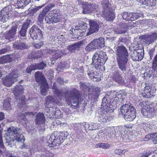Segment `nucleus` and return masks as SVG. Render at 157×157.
Returning <instances> with one entry per match:
<instances>
[{"instance_id":"f257e3e1","label":"nucleus","mask_w":157,"mask_h":157,"mask_svg":"<svg viewBox=\"0 0 157 157\" xmlns=\"http://www.w3.org/2000/svg\"><path fill=\"white\" fill-rule=\"evenodd\" d=\"M116 55L119 68L124 72L126 71L128 60L127 50L124 46H119L117 48Z\"/></svg>"},{"instance_id":"f03ea898","label":"nucleus","mask_w":157,"mask_h":157,"mask_svg":"<svg viewBox=\"0 0 157 157\" xmlns=\"http://www.w3.org/2000/svg\"><path fill=\"white\" fill-rule=\"evenodd\" d=\"M6 143L10 147L14 145V141L23 142L25 141V137L22 134L17 133V129L14 127H11L8 129L7 132L5 136Z\"/></svg>"},{"instance_id":"7ed1b4c3","label":"nucleus","mask_w":157,"mask_h":157,"mask_svg":"<svg viewBox=\"0 0 157 157\" xmlns=\"http://www.w3.org/2000/svg\"><path fill=\"white\" fill-rule=\"evenodd\" d=\"M109 103L108 100L104 97L102 100L101 106H102L101 109V111L99 116L98 117V120L100 123L108 122L110 121L112 117H109L107 115L109 112L110 107Z\"/></svg>"},{"instance_id":"20e7f679","label":"nucleus","mask_w":157,"mask_h":157,"mask_svg":"<svg viewBox=\"0 0 157 157\" xmlns=\"http://www.w3.org/2000/svg\"><path fill=\"white\" fill-rule=\"evenodd\" d=\"M120 110L124 115V118L126 121H132L136 117V109L133 106L130 104L129 102L122 105L120 108Z\"/></svg>"},{"instance_id":"39448f33","label":"nucleus","mask_w":157,"mask_h":157,"mask_svg":"<svg viewBox=\"0 0 157 157\" xmlns=\"http://www.w3.org/2000/svg\"><path fill=\"white\" fill-rule=\"evenodd\" d=\"M30 34L31 37L34 40L33 45L36 48H40L43 45L42 41L37 42V40H40L43 38V34L41 30L36 25H34L31 28Z\"/></svg>"},{"instance_id":"423d86ee","label":"nucleus","mask_w":157,"mask_h":157,"mask_svg":"<svg viewBox=\"0 0 157 157\" xmlns=\"http://www.w3.org/2000/svg\"><path fill=\"white\" fill-rule=\"evenodd\" d=\"M108 58L105 52L98 51L94 55L92 58V64L96 69H100L101 65L106 62Z\"/></svg>"},{"instance_id":"0eeeda50","label":"nucleus","mask_w":157,"mask_h":157,"mask_svg":"<svg viewBox=\"0 0 157 157\" xmlns=\"http://www.w3.org/2000/svg\"><path fill=\"white\" fill-rule=\"evenodd\" d=\"M103 10L102 12V16L107 21L113 20L114 14L112 10L110 8V5L109 2L105 0L102 3Z\"/></svg>"},{"instance_id":"6e6552de","label":"nucleus","mask_w":157,"mask_h":157,"mask_svg":"<svg viewBox=\"0 0 157 157\" xmlns=\"http://www.w3.org/2000/svg\"><path fill=\"white\" fill-rule=\"evenodd\" d=\"M18 77L17 71L13 70L8 76L2 78L3 84L7 87L10 86L12 84L17 81V78Z\"/></svg>"},{"instance_id":"1a4fd4ad","label":"nucleus","mask_w":157,"mask_h":157,"mask_svg":"<svg viewBox=\"0 0 157 157\" xmlns=\"http://www.w3.org/2000/svg\"><path fill=\"white\" fill-rule=\"evenodd\" d=\"M78 93L77 90L74 89L70 91H68L66 95L67 101H69L72 104H78L79 101Z\"/></svg>"},{"instance_id":"9d476101","label":"nucleus","mask_w":157,"mask_h":157,"mask_svg":"<svg viewBox=\"0 0 157 157\" xmlns=\"http://www.w3.org/2000/svg\"><path fill=\"white\" fill-rule=\"evenodd\" d=\"M82 13L87 14L96 11L98 6L96 4H89L87 2H85L82 4Z\"/></svg>"},{"instance_id":"9b49d317","label":"nucleus","mask_w":157,"mask_h":157,"mask_svg":"<svg viewBox=\"0 0 157 157\" xmlns=\"http://www.w3.org/2000/svg\"><path fill=\"white\" fill-rule=\"evenodd\" d=\"M60 21L59 16L54 11H51L48 16L46 17L45 18L46 23L48 24L57 23L59 22Z\"/></svg>"},{"instance_id":"f8f14e48","label":"nucleus","mask_w":157,"mask_h":157,"mask_svg":"<svg viewBox=\"0 0 157 157\" xmlns=\"http://www.w3.org/2000/svg\"><path fill=\"white\" fill-rule=\"evenodd\" d=\"M70 33L71 34H74L77 37H75V38H79V37L83 36L86 33V30L85 29H82V27L80 26H77L75 27V28L72 29L70 30Z\"/></svg>"},{"instance_id":"ddd939ff","label":"nucleus","mask_w":157,"mask_h":157,"mask_svg":"<svg viewBox=\"0 0 157 157\" xmlns=\"http://www.w3.org/2000/svg\"><path fill=\"white\" fill-rule=\"evenodd\" d=\"M143 110H141L143 115L146 117H150L153 116L154 113L155 109L152 105H148L144 107Z\"/></svg>"},{"instance_id":"4468645a","label":"nucleus","mask_w":157,"mask_h":157,"mask_svg":"<svg viewBox=\"0 0 157 157\" xmlns=\"http://www.w3.org/2000/svg\"><path fill=\"white\" fill-rule=\"evenodd\" d=\"M90 27L88 32L87 33L86 36H89L93 33L97 32L99 29L98 25L94 20H90L89 21Z\"/></svg>"},{"instance_id":"2eb2a0df","label":"nucleus","mask_w":157,"mask_h":157,"mask_svg":"<svg viewBox=\"0 0 157 157\" xmlns=\"http://www.w3.org/2000/svg\"><path fill=\"white\" fill-rule=\"evenodd\" d=\"M46 51L48 53L51 54L52 56V59L54 60L60 58L62 54H64L63 52L59 50L47 49L46 50Z\"/></svg>"},{"instance_id":"dca6fc26","label":"nucleus","mask_w":157,"mask_h":157,"mask_svg":"<svg viewBox=\"0 0 157 157\" xmlns=\"http://www.w3.org/2000/svg\"><path fill=\"white\" fill-rule=\"evenodd\" d=\"M44 114L43 113H39L36 115V123L37 124H41V127H39V128H40L43 130L45 129L44 127Z\"/></svg>"},{"instance_id":"f3484780","label":"nucleus","mask_w":157,"mask_h":157,"mask_svg":"<svg viewBox=\"0 0 157 157\" xmlns=\"http://www.w3.org/2000/svg\"><path fill=\"white\" fill-rule=\"evenodd\" d=\"M17 26L15 24H13L11 30L6 34V37L9 40L13 38L16 33Z\"/></svg>"},{"instance_id":"a211bd4d","label":"nucleus","mask_w":157,"mask_h":157,"mask_svg":"<svg viewBox=\"0 0 157 157\" xmlns=\"http://www.w3.org/2000/svg\"><path fill=\"white\" fill-rule=\"evenodd\" d=\"M144 91L142 93V95L144 97L150 98L154 95L153 90L151 91V87L148 85H146L144 87Z\"/></svg>"},{"instance_id":"6ab92c4d","label":"nucleus","mask_w":157,"mask_h":157,"mask_svg":"<svg viewBox=\"0 0 157 157\" xmlns=\"http://www.w3.org/2000/svg\"><path fill=\"white\" fill-rule=\"evenodd\" d=\"M128 26L125 23H122L115 29V31L117 34H121L125 33L126 31Z\"/></svg>"},{"instance_id":"aec40b11","label":"nucleus","mask_w":157,"mask_h":157,"mask_svg":"<svg viewBox=\"0 0 157 157\" xmlns=\"http://www.w3.org/2000/svg\"><path fill=\"white\" fill-rule=\"evenodd\" d=\"M157 38V34L154 33L146 37L145 42L147 44L149 45L154 42Z\"/></svg>"},{"instance_id":"412c9836","label":"nucleus","mask_w":157,"mask_h":157,"mask_svg":"<svg viewBox=\"0 0 157 157\" xmlns=\"http://www.w3.org/2000/svg\"><path fill=\"white\" fill-rule=\"evenodd\" d=\"M29 25V22L26 21L23 24L21 30L20 31L19 34L21 36L24 37L22 39L23 40L25 39V36L27 29Z\"/></svg>"},{"instance_id":"4be33fe9","label":"nucleus","mask_w":157,"mask_h":157,"mask_svg":"<svg viewBox=\"0 0 157 157\" xmlns=\"http://www.w3.org/2000/svg\"><path fill=\"white\" fill-rule=\"evenodd\" d=\"M48 9L47 8H45L43 9L42 11L40 12L38 18V21L37 22V25H39L40 23H41L42 22L43 19L44 18L45 15L48 12Z\"/></svg>"},{"instance_id":"5701e85b","label":"nucleus","mask_w":157,"mask_h":157,"mask_svg":"<svg viewBox=\"0 0 157 157\" xmlns=\"http://www.w3.org/2000/svg\"><path fill=\"white\" fill-rule=\"evenodd\" d=\"M56 138L54 139L52 145L50 146L53 147L58 146L63 142V139L62 136H57V135H56Z\"/></svg>"},{"instance_id":"b1692460","label":"nucleus","mask_w":157,"mask_h":157,"mask_svg":"<svg viewBox=\"0 0 157 157\" xmlns=\"http://www.w3.org/2000/svg\"><path fill=\"white\" fill-rule=\"evenodd\" d=\"M24 88L21 85L16 86L13 89V93L15 96H17L21 94L24 90Z\"/></svg>"},{"instance_id":"393cba45","label":"nucleus","mask_w":157,"mask_h":157,"mask_svg":"<svg viewBox=\"0 0 157 157\" xmlns=\"http://www.w3.org/2000/svg\"><path fill=\"white\" fill-rule=\"evenodd\" d=\"M94 40L97 46V49H100L104 47L105 42L104 38H100Z\"/></svg>"},{"instance_id":"a878e982","label":"nucleus","mask_w":157,"mask_h":157,"mask_svg":"<svg viewBox=\"0 0 157 157\" xmlns=\"http://www.w3.org/2000/svg\"><path fill=\"white\" fill-rule=\"evenodd\" d=\"M59 133L57 132H55L53 133L48 136L47 137V142L50 146L52 145L54 139L56 138V135L59 134Z\"/></svg>"},{"instance_id":"bb28decb","label":"nucleus","mask_w":157,"mask_h":157,"mask_svg":"<svg viewBox=\"0 0 157 157\" xmlns=\"http://www.w3.org/2000/svg\"><path fill=\"white\" fill-rule=\"evenodd\" d=\"M114 78L116 82L119 84H122L124 82L123 77L119 73L118 71H116L114 73Z\"/></svg>"},{"instance_id":"cd10ccee","label":"nucleus","mask_w":157,"mask_h":157,"mask_svg":"<svg viewBox=\"0 0 157 157\" xmlns=\"http://www.w3.org/2000/svg\"><path fill=\"white\" fill-rule=\"evenodd\" d=\"M13 47L16 49L26 48L27 46L23 42H21L20 40L15 42L13 44Z\"/></svg>"},{"instance_id":"c85d7f7f","label":"nucleus","mask_w":157,"mask_h":157,"mask_svg":"<svg viewBox=\"0 0 157 157\" xmlns=\"http://www.w3.org/2000/svg\"><path fill=\"white\" fill-rule=\"evenodd\" d=\"M144 128L146 132H151L155 128V126L152 123H147L144 124Z\"/></svg>"},{"instance_id":"c756f323","label":"nucleus","mask_w":157,"mask_h":157,"mask_svg":"<svg viewBox=\"0 0 157 157\" xmlns=\"http://www.w3.org/2000/svg\"><path fill=\"white\" fill-rule=\"evenodd\" d=\"M9 13L8 7H6L0 12V19H3V18L5 19L6 17H7V16L9 14Z\"/></svg>"},{"instance_id":"7c9ffc66","label":"nucleus","mask_w":157,"mask_h":157,"mask_svg":"<svg viewBox=\"0 0 157 157\" xmlns=\"http://www.w3.org/2000/svg\"><path fill=\"white\" fill-rule=\"evenodd\" d=\"M10 102V100L8 98H7L4 100L3 103V107L4 109L8 110L10 109L11 106Z\"/></svg>"},{"instance_id":"2f4dec72","label":"nucleus","mask_w":157,"mask_h":157,"mask_svg":"<svg viewBox=\"0 0 157 157\" xmlns=\"http://www.w3.org/2000/svg\"><path fill=\"white\" fill-rule=\"evenodd\" d=\"M44 75L40 71L36 72L35 74L36 81L38 82H41L44 79Z\"/></svg>"},{"instance_id":"473e14b6","label":"nucleus","mask_w":157,"mask_h":157,"mask_svg":"<svg viewBox=\"0 0 157 157\" xmlns=\"http://www.w3.org/2000/svg\"><path fill=\"white\" fill-rule=\"evenodd\" d=\"M123 19L127 21H131L132 13L124 12L121 15Z\"/></svg>"},{"instance_id":"72a5a7b5","label":"nucleus","mask_w":157,"mask_h":157,"mask_svg":"<svg viewBox=\"0 0 157 157\" xmlns=\"http://www.w3.org/2000/svg\"><path fill=\"white\" fill-rule=\"evenodd\" d=\"M12 59L9 56H3L0 59V62L1 63H7L11 61Z\"/></svg>"},{"instance_id":"f704fd0d","label":"nucleus","mask_w":157,"mask_h":157,"mask_svg":"<svg viewBox=\"0 0 157 157\" xmlns=\"http://www.w3.org/2000/svg\"><path fill=\"white\" fill-rule=\"evenodd\" d=\"M87 74L89 77V78L95 81H99L100 79L99 78L96 77L94 75V73L90 72V71L88 72Z\"/></svg>"},{"instance_id":"c9c22d12","label":"nucleus","mask_w":157,"mask_h":157,"mask_svg":"<svg viewBox=\"0 0 157 157\" xmlns=\"http://www.w3.org/2000/svg\"><path fill=\"white\" fill-rule=\"evenodd\" d=\"M37 64H35L30 65L26 69L27 72L28 73H30L33 70L37 69Z\"/></svg>"},{"instance_id":"e433bc0d","label":"nucleus","mask_w":157,"mask_h":157,"mask_svg":"<svg viewBox=\"0 0 157 157\" xmlns=\"http://www.w3.org/2000/svg\"><path fill=\"white\" fill-rule=\"evenodd\" d=\"M16 3L19 8L26 5L25 0H17Z\"/></svg>"},{"instance_id":"4c0bfd02","label":"nucleus","mask_w":157,"mask_h":157,"mask_svg":"<svg viewBox=\"0 0 157 157\" xmlns=\"http://www.w3.org/2000/svg\"><path fill=\"white\" fill-rule=\"evenodd\" d=\"M132 16L131 21L134 20L138 19L139 17L141 16L142 14L141 13H132Z\"/></svg>"},{"instance_id":"58836bf2","label":"nucleus","mask_w":157,"mask_h":157,"mask_svg":"<svg viewBox=\"0 0 157 157\" xmlns=\"http://www.w3.org/2000/svg\"><path fill=\"white\" fill-rule=\"evenodd\" d=\"M152 68L154 70L157 71V54L155 55L153 60Z\"/></svg>"},{"instance_id":"ea45409f","label":"nucleus","mask_w":157,"mask_h":157,"mask_svg":"<svg viewBox=\"0 0 157 157\" xmlns=\"http://www.w3.org/2000/svg\"><path fill=\"white\" fill-rule=\"evenodd\" d=\"M144 56V54L141 53H136V58L135 59V60L139 61L141 60Z\"/></svg>"},{"instance_id":"a19ab883","label":"nucleus","mask_w":157,"mask_h":157,"mask_svg":"<svg viewBox=\"0 0 157 157\" xmlns=\"http://www.w3.org/2000/svg\"><path fill=\"white\" fill-rule=\"evenodd\" d=\"M97 145L99 147L105 149L108 148L110 147L109 144L103 143H99Z\"/></svg>"},{"instance_id":"79ce46f5","label":"nucleus","mask_w":157,"mask_h":157,"mask_svg":"<svg viewBox=\"0 0 157 157\" xmlns=\"http://www.w3.org/2000/svg\"><path fill=\"white\" fill-rule=\"evenodd\" d=\"M92 95L95 98L97 97L100 94V90L99 88H95L92 92Z\"/></svg>"},{"instance_id":"37998d69","label":"nucleus","mask_w":157,"mask_h":157,"mask_svg":"<svg viewBox=\"0 0 157 157\" xmlns=\"http://www.w3.org/2000/svg\"><path fill=\"white\" fill-rule=\"evenodd\" d=\"M154 133H151L146 135L144 139V140L148 141L149 140L152 139H153L154 137Z\"/></svg>"},{"instance_id":"c03bdc74","label":"nucleus","mask_w":157,"mask_h":157,"mask_svg":"<svg viewBox=\"0 0 157 157\" xmlns=\"http://www.w3.org/2000/svg\"><path fill=\"white\" fill-rule=\"evenodd\" d=\"M37 69L39 70H43L46 67V65L45 63L42 62L40 64H37Z\"/></svg>"},{"instance_id":"a18cd8bd","label":"nucleus","mask_w":157,"mask_h":157,"mask_svg":"<svg viewBox=\"0 0 157 157\" xmlns=\"http://www.w3.org/2000/svg\"><path fill=\"white\" fill-rule=\"evenodd\" d=\"M139 105L141 107V109L143 110L144 109H145V107H147L148 105L146 104L145 101H141L139 103Z\"/></svg>"},{"instance_id":"49530a36","label":"nucleus","mask_w":157,"mask_h":157,"mask_svg":"<svg viewBox=\"0 0 157 157\" xmlns=\"http://www.w3.org/2000/svg\"><path fill=\"white\" fill-rule=\"evenodd\" d=\"M67 49L70 52H74L76 49L74 44H73L69 46L67 48Z\"/></svg>"},{"instance_id":"de8ad7c7","label":"nucleus","mask_w":157,"mask_h":157,"mask_svg":"<svg viewBox=\"0 0 157 157\" xmlns=\"http://www.w3.org/2000/svg\"><path fill=\"white\" fill-rule=\"evenodd\" d=\"M85 50L86 51L89 52L90 51L94 50V49L93 48L92 46H91L90 43L85 48Z\"/></svg>"},{"instance_id":"09e8293b","label":"nucleus","mask_w":157,"mask_h":157,"mask_svg":"<svg viewBox=\"0 0 157 157\" xmlns=\"http://www.w3.org/2000/svg\"><path fill=\"white\" fill-rule=\"evenodd\" d=\"M2 131L0 130V147H3V143L2 141Z\"/></svg>"},{"instance_id":"8fccbe9b","label":"nucleus","mask_w":157,"mask_h":157,"mask_svg":"<svg viewBox=\"0 0 157 157\" xmlns=\"http://www.w3.org/2000/svg\"><path fill=\"white\" fill-rule=\"evenodd\" d=\"M80 86L82 90L86 89L87 86L85 82H81L80 83Z\"/></svg>"},{"instance_id":"3c124183","label":"nucleus","mask_w":157,"mask_h":157,"mask_svg":"<svg viewBox=\"0 0 157 157\" xmlns=\"http://www.w3.org/2000/svg\"><path fill=\"white\" fill-rule=\"evenodd\" d=\"M90 43L94 50L97 48V46L94 40H93Z\"/></svg>"},{"instance_id":"603ef678","label":"nucleus","mask_w":157,"mask_h":157,"mask_svg":"<svg viewBox=\"0 0 157 157\" xmlns=\"http://www.w3.org/2000/svg\"><path fill=\"white\" fill-rule=\"evenodd\" d=\"M152 142L154 144H157V133H154V137L153 139Z\"/></svg>"},{"instance_id":"864d4df0","label":"nucleus","mask_w":157,"mask_h":157,"mask_svg":"<svg viewBox=\"0 0 157 157\" xmlns=\"http://www.w3.org/2000/svg\"><path fill=\"white\" fill-rule=\"evenodd\" d=\"M114 134L113 130H110L108 132V136L110 138H112Z\"/></svg>"},{"instance_id":"5fc2aeb1","label":"nucleus","mask_w":157,"mask_h":157,"mask_svg":"<svg viewBox=\"0 0 157 157\" xmlns=\"http://www.w3.org/2000/svg\"><path fill=\"white\" fill-rule=\"evenodd\" d=\"M82 44V43L81 41H79L77 43L74 44V45L76 49L78 48H80Z\"/></svg>"},{"instance_id":"6e6d98bb","label":"nucleus","mask_w":157,"mask_h":157,"mask_svg":"<svg viewBox=\"0 0 157 157\" xmlns=\"http://www.w3.org/2000/svg\"><path fill=\"white\" fill-rule=\"evenodd\" d=\"M114 152L116 154L120 155L122 154L123 151L120 149H116L115 150Z\"/></svg>"},{"instance_id":"4d7b16f0","label":"nucleus","mask_w":157,"mask_h":157,"mask_svg":"<svg viewBox=\"0 0 157 157\" xmlns=\"http://www.w3.org/2000/svg\"><path fill=\"white\" fill-rule=\"evenodd\" d=\"M52 97L51 96H48L46 98V102L47 103H48V102L50 101L52 102Z\"/></svg>"},{"instance_id":"13d9d810","label":"nucleus","mask_w":157,"mask_h":157,"mask_svg":"<svg viewBox=\"0 0 157 157\" xmlns=\"http://www.w3.org/2000/svg\"><path fill=\"white\" fill-rule=\"evenodd\" d=\"M33 115V113L31 112H26L23 114V116H24L25 117L28 115Z\"/></svg>"},{"instance_id":"bf43d9fd","label":"nucleus","mask_w":157,"mask_h":157,"mask_svg":"<svg viewBox=\"0 0 157 157\" xmlns=\"http://www.w3.org/2000/svg\"><path fill=\"white\" fill-rule=\"evenodd\" d=\"M4 118V114L2 112L0 113V121Z\"/></svg>"},{"instance_id":"052dcab7","label":"nucleus","mask_w":157,"mask_h":157,"mask_svg":"<svg viewBox=\"0 0 157 157\" xmlns=\"http://www.w3.org/2000/svg\"><path fill=\"white\" fill-rule=\"evenodd\" d=\"M151 0H141L142 2L145 4H148Z\"/></svg>"},{"instance_id":"680f3d73","label":"nucleus","mask_w":157,"mask_h":157,"mask_svg":"<svg viewBox=\"0 0 157 157\" xmlns=\"http://www.w3.org/2000/svg\"><path fill=\"white\" fill-rule=\"evenodd\" d=\"M54 124H56V125H60L61 122L58 120H55L53 122Z\"/></svg>"},{"instance_id":"e2e57ef3","label":"nucleus","mask_w":157,"mask_h":157,"mask_svg":"<svg viewBox=\"0 0 157 157\" xmlns=\"http://www.w3.org/2000/svg\"><path fill=\"white\" fill-rule=\"evenodd\" d=\"M41 94L43 95H45L46 93V90L45 89H42L41 90Z\"/></svg>"},{"instance_id":"0e129e2a","label":"nucleus","mask_w":157,"mask_h":157,"mask_svg":"<svg viewBox=\"0 0 157 157\" xmlns=\"http://www.w3.org/2000/svg\"><path fill=\"white\" fill-rule=\"evenodd\" d=\"M7 50L6 49H3L0 50V54L6 52Z\"/></svg>"},{"instance_id":"69168bd1","label":"nucleus","mask_w":157,"mask_h":157,"mask_svg":"<svg viewBox=\"0 0 157 157\" xmlns=\"http://www.w3.org/2000/svg\"><path fill=\"white\" fill-rule=\"evenodd\" d=\"M67 124L66 123H61H61L59 125L60 126V127H64L65 126H66V125H67Z\"/></svg>"},{"instance_id":"338daca9","label":"nucleus","mask_w":157,"mask_h":157,"mask_svg":"<svg viewBox=\"0 0 157 157\" xmlns=\"http://www.w3.org/2000/svg\"><path fill=\"white\" fill-rule=\"evenodd\" d=\"M154 52V50L153 49H151L150 50L149 53V55H150V57L152 56L153 55V52Z\"/></svg>"},{"instance_id":"774afa93","label":"nucleus","mask_w":157,"mask_h":157,"mask_svg":"<svg viewBox=\"0 0 157 157\" xmlns=\"http://www.w3.org/2000/svg\"><path fill=\"white\" fill-rule=\"evenodd\" d=\"M153 71L152 70H151V71H150L148 72L149 74V76H148L149 77H150L151 76V75H153Z\"/></svg>"}]
</instances>
